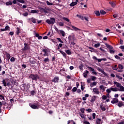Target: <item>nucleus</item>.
Wrapping results in <instances>:
<instances>
[{"instance_id": "1", "label": "nucleus", "mask_w": 124, "mask_h": 124, "mask_svg": "<svg viewBox=\"0 0 124 124\" xmlns=\"http://www.w3.org/2000/svg\"><path fill=\"white\" fill-rule=\"evenodd\" d=\"M29 78H31L32 81H35V82H36L37 80L44 81V79L42 78H40V77L37 74H31L29 76Z\"/></svg>"}, {"instance_id": "2", "label": "nucleus", "mask_w": 124, "mask_h": 124, "mask_svg": "<svg viewBox=\"0 0 124 124\" xmlns=\"http://www.w3.org/2000/svg\"><path fill=\"white\" fill-rule=\"evenodd\" d=\"M68 39L69 40V43H71L72 45H75L76 43V38L74 35H69L68 37Z\"/></svg>"}, {"instance_id": "3", "label": "nucleus", "mask_w": 124, "mask_h": 124, "mask_svg": "<svg viewBox=\"0 0 124 124\" xmlns=\"http://www.w3.org/2000/svg\"><path fill=\"white\" fill-rule=\"evenodd\" d=\"M56 19L54 17L50 18V19H46V22L48 25H54V23H55Z\"/></svg>"}, {"instance_id": "4", "label": "nucleus", "mask_w": 124, "mask_h": 124, "mask_svg": "<svg viewBox=\"0 0 124 124\" xmlns=\"http://www.w3.org/2000/svg\"><path fill=\"white\" fill-rule=\"evenodd\" d=\"M24 47L22 48V50L27 51V50H29L30 49V45L29 44H27L25 43L24 44Z\"/></svg>"}, {"instance_id": "5", "label": "nucleus", "mask_w": 124, "mask_h": 124, "mask_svg": "<svg viewBox=\"0 0 124 124\" xmlns=\"http://www.w3.org/2000/svg\"><path fill=\"white\" fill-rule=\"evenodd\" d=\"M42 52H43V53H44L43 54L44 57H46V56L48 57V56H49V53H48V49L44 48L42 50Z\"/></svg>"}, {"instance_id": "6", "label": "nucleus", "mask_w": 124, "mask_h": 124, "mask_svg": "<svg viewBox=\"0 0 124 124\" xmlns=\"http://www.w3.org/2000/svg\"><path fill=\"white\" fill-rule=\"evenodd\" d=\"M59 81H60L59 77H55L53 79L51 80L53 83H59Z\"/></svg>"}, {"instance_id": "7", "label": "nucleus", "mask_w": 124, "mask_h": 124, "mask_svg": "<svg viewBox=\"0 0 124 124\" xmlns=\"http://www.w3.org/2000/svg\"><path fill=\"white\" fill-rule=\"evenodd\" d=\"M97 70L99 71V72H101L102 74H104L105 76H108V75H107V73H106L105 72H104V70L102 69L101 68L98 67L97 68Z\"/></svg>"}, {"instance_id": "8", "label": "nucleus", "mask_w": 124, "mask_h": 124, "mask_svg": "<svg viewBox=\"0 0 124 124\" xmlns=\"http://www.w3.org/2000/svg\"><path fill=\"white\" fill-rule=\"evenodd\" d=\"M97 96L93 95L92 97L91 100H90V102L92 103V104H93L94 103V101H95L96 98Z\"/></svg>"}, {"instance_id": "9", "label": "nucleus", "mask_w": 124, "mask_h": 124, "mask_svg": "<svg viewBox=\"0 0 124 124\" xmlns=\"http://www.w3.org/2000/svg\"><path fill=\"white\" fill-rule=\"evenodd\" d=\"M28 21H31L33 24H36V21H37V19H36L34 17H31V18H28Z\"/></svg>"}, {"instance_id": "10", "label": "nucleus", "mask_w": 124, "mask_h": 124, "mask_svg": "<svg viewBox=\"0 0 124 124\" xmlns=\"http://www.w3.org/2000/svg\"><path fill=\"white\" fill-rule=\"evenodd\" d=\"M118 102H119V99L117 98H114L113 100L111 101V103L112 104H116V103H118Z\"/></svg>"}, {"instance_id": "11", "label": "nucleus", "mask_w": 124, "mask_h": 124, "mask_svg": "<svg viewBox=\"0 0 124 124\" xmlns=\"http://www.w3.org/2000/svg\"><path fill=\"white\" fill-rule=\"evenodd\" d=\"M5 55H6L7 60L8 62H9V60H10V58H11V56H10V54L9 53H8L7 52L5 51Z\"/></svg>"}, {"instance_id": "12", "label": "nucleus", "mask_w": 124, "mask_h": 124, "mask_svg": "<svg viewBox=\"0 0 124 124\" xmlns=\"http://www.w3.org/2000/svg\"><path fill=\"white\" fill-rule=\"evenodd\" d=\"M30 106L32 109H38V106H36L35 105L30 104Z\"/></svg>"}, {"instance_id": "13", "label": "nucleus", "mask_w": 124, "mask_h": 124, "mask_svg": "<svg viewBox=\"0 0 124 124\" xmlns=\"http://www.w3.org/2000/svg\"><path fill=\"white\" fill-rule=\"evenodd\" d=\"M34 35L36 37H37L39 40H41V39L42 38V36H40L38 33L35 32Z\"/></svg>"}, {"instance_id": "14", "label": "nucleus", "mask_w": 124, "mask_h": 124, "mask_svg": "<svg viewBox=\"0 0 124 124\" xmlns=\"http://www.w3.org/2000/svg\"><path fill=\"white\" fill-rule=\"evenodd\" d=\"M93 92L94 93H96V94H99V91L97 88H93Z\"/></svg>"}, {"instance_id": "15", "label": "nucleus", "mask_w": 124, "mask_h": 124, "mask_svg": "<svg viewBox=\"0 0 124 124\" xmlns=\"http://www.w3.org/2000/svg\"><path fill=\"white\" fill-rule=\"evenodd\" d=\"M105 45H106V46L107 47V48H108V49H109V50H112L113 49V46H112L107 43H105Z\"/></svg>"}, {"instance_id": "16", "label": "nucleus", "mask_w": 124, "mask_h": 124, "mask_svg": "<svg viewBox=\"0 0 124 124\" xmlns=\"http://www.w3.org/2000/svg\"><path fill=\"white\" fill-rule=\"evenodd\" d=\"M93 59L95 60V61H97L99 62H102V59H97L95 56H93Z\"/></svg>"}, {"instance_id": "17", "label": "nucleus", "mask_w": 124, "mask_h": 124, "mask_svg": "<svg viewBox=\"0 0 124 124\" xmlns=\"http://www.w3.org/2000/svg\"><path fill=\"white\" fill-rule=\"evenodd\" d=\"M96 124H102V121L100 119L97 118L95 122Z\"/></svg>"}, {"instance_id": "18", "label": "nucleus", "mask_w": 124, "mask_h": 124, "mask_svg": "<svg viewBox=\"0 0 124 124\" xmlns=\"http://www.w3.org/2000/svg\"><path fill=\"white\" fill-rule=\"evenodd\" d=\"M117 106H118V107H122V106H124V102L121 101L119 102L118 104H117Z\"/></svg>"}, {"instance_id": "19", "label": "nucleus", "mask_w": 124, "mask_h": 124, "mask_svg": "<svg viewBox=\"0 0 124 124\" xmlns=\"http://www.w3.org/2000/svg\"><path fill=\"white\" fill-rule=\"evenodd\" d=\"M59 52L62 55L63 57H64L65 59L66 58V53H65V52L62 51V50H59Z\"/></svg>"}, {"instance_id": "20", "label": "nucleus", "mask_w": 124, "mask_h": 124, "mask_svg": "<svg viewBox=\"0 0 124 124\" xmlns=\"http://www.w3.org/2000/svg\"><path fill=\"white\" fill-rule=\"evenodd\" d=\"M89 72L88 70H86L85 72L83 73V77L84 78H87V77L88 76V74H89Z\"/></svg>"}, {"instance_id": "21", "label": "nucleus", "mask_w": 124, "mask_h": 124, "mask_svg": "<svg viewBox=\"0 0 124 124\" xmlns=\"http://www.w3.org/2000/svg\"><path fill=\"white\" fill-rule=\"evenodd\" d=\"M114 85H116V86L117 88H120V87H121V86H122V84H121V83H120L117 81H114Z\"/></svg>"}, {"instance_id": "22", "label": "nucleus", "mask_w": 124, "mask_h": 124, "mask_svg": "<svg viewBox=\"0 0 124 124\" xmlns=\"http://www.w3.org/2000/svg\"><path fill=\"white\" fill-rule=\"evenodd\" d=\"M109 3L111 5L112 7H115V6H116V3L114 1H110Z\"/></svg>"}, {"instance_id": "23", "label": "nucleus", "mask_w": 124, "mask_h": 124, "mask_svg": "<svg viewBox=\"0 0 124 124\" xmlns=\"http://www.w3.org/2000/svg\"><path fill=\"white\" fill-rule=\"evenodd\" d=\"M72 29H73L74 31H80V29L78 28H77V27L75 26H72Z\"/></svg>"}, {"instance_id": "24", "label": "nucleus", "mask_w": 124, "mask_h": 124, "mask_svg": "<svg viewBox=\"0 0 124 124\" xmlns=\"http://www.w3.org/2000/svg\"><path fill=\"white\" fill-rule=\"evenodd\" d=\"M6 5H7V6H9V5H12V2L11 1H7L5 3Z\"/></svg>"}, {"instance_id": "25", "label": "nucleus", "mask_w": 124, "mask_h": 124, "mask_svg": "<svg viewBox=\"0 0 124 124\" xmlns=\"http://www.w3.org/2000/svg\"><path fill=\"white\" fill-rule=\"evenodd\" d=\"M99 88L100 90H102L103 92H105V87H104V86L101 85L99 86Z\"/></svg>"}, {"instance_id": "26", "label": "nucleus", "mask_w": 124, "mask_h": 124, "mask_svg": "<svg viewBox=\"0 0 124 124\" xmlns=\"http://www.w3.org/2000/svg\"><path fill=\"white\" fill-rule=\"evenodd\" d=\"M96 84H97L96 82L94 81L92 83L90 84V87L91 88H93V86H96Z\"/></svg>"}, {"instance_id": "27", "label": "nucleus", "mask_w": 124, "mask_h": 124, "mask_svg": "<svg viewBox=\"0 0 124 124\" xmlns=\"http://www.w3.org/2000/svg\"><path fill=\"white\" fill-rule=\"evenodd\" d=\"M60 33L62 34V36H65V32H64V31L62 30H60Z\"/></svg>"}, {"instance_id": "28", "label": "nucleus", "mask_w": 124, "mask_h": 124, "mask_svg": "<svg viewBox=\"0 0 124 124\" xmlns=\"http://www.w3.org/2000/svg\"><path fill=\"white\" fill-rule=\"evenodd\" d=\"M100 108H101L102 111H106V108L102 105H100Z\"/></svg>"}, {"instance_id": "29", "label": "nucleus", "mask_w": 124, "mask_h": 124, "mask_svg": "<svg viewBox=\"0 0 124 124\" xmlns=\"http://www.w3.org/2000/svg\"><path fill=\"white\" fill-rule=\"evenodd\" d=\"M110 90L112 92H118V88H114L113 87H110Z\"/></svg>"}, {"instance_id": "30", "label": "nucleus", "mask_w": 124, "mask_h": 124, "mask_svg": "<svg viewBox=\"0 0 124 124\" xmlns=\"http://www.w3.org/2000/svg\"><path fill=\"white\" fill-rule=\"evenodd\" d=\"M77 17H78L79 19H81L82 20H84V18L85 16L79 15H77Z\"/></svg>"}, {"instance_id": "31", "label": "nucleus", "mask_w": 124, "mask_h": 124, "mask_svg": "<svg viewBox=\"0 0 124 124\" xmlns=\"http://www.w3.org/2000/svg\"><path fill=\"white\" fill-rule=\"evenodd\" d=\"M30 93L31 95H32V96H33V95H34V94L36 93V92H35V90H33L30 92Z\"/></svg>"}, {"instance_id": "32", "label": "nucleus", "mask_w": 124, "mask_h": 124, "mask_svg": "<svg viewBox=\"0 0 124 124\" xmlns=\"http://www.w3.org/2000/svg\"><path fill=\"white\" fill-rule=\"evenodd\" d=\"M77 4V2H72L70 4V6H75V5H76Z\"/></svg>"}, {"instance_id": "33", "label": "nucleus", "mask_w": 124, "mask_h": 124, "mask_svg": "<svg viewBox=\"0 0 124 124\" xmlns=\"http://www.w3.org/2000/svg\"><path fill=\"white\" fill-rule=\"evenodd\" d=\"M2 82L3 84L4 87H6V86H7V84L6 83V80H5V79H3Z\"/></svg>"}, {"instance_id": "34", "label": "nucleus", "mask_w": 124, "mask_h": 124, "mask_svg": "<svg viewBox=\"0 0 124 124\" xmlns=\"http://www.w3.org/2000/svg\"><path fill=\"white\" fill-rule=\"evenodd\" d=\"M67 124H76L75 123V122H74L73 120H71V121L69 120L68 121Z\"/></svg>"}, {"instance_id": "35", "label": "nucleus", "mask_w": 124, "mask_h": 124, "mask_svg": "<svg viewBox=\"0 0 124 124\" xmlns=\"http://www.w3.org/2000/svg\"><path fill=\"white\" fill-rule=\"evenodd\" d=\"M120 89H119V91L120 92H124V87L122 85H121V87H120Z\"/></svg>"}, {"instance_id": "36", "label": "nucleus", "mask_w": 124, "mask_h": 124, "mask_svg": "<svg viewBox=\"0 0 124 124\" xmlns=\"http://www.w3.org/2000/svg\"><path fill=\"white\" fill-rule=\"evenodd\" d=\"M65 52H66L67 55H71V51L69 49L65 50Z\"/></svg>"}, {"instance_id": "37", "label": "nucleus", "mask_w": 124, "mask_h": 124, "mask_svg": "<svg viewBox=\"0 0 124 124\" xmlns=\"http://www.w3.org/2000/svg\"><path fill=\"white\" fill-rule=\"evenodd\" d=\"M12 106H13V104L10 105V106L8 105L7 107H6V109H9V110H10Z\"/></svg>"}, {"instance_id": "38", "label": "nucleus", "mask_w": 124, "mask_h": 124, "mask_svg": "<svg viewBox=\"0 0 124 124\" xmlns=\"http://www.w3.org/2000/svg\"><path fill=\"white\" fill-rule=\"evenodd\" d=\"M100 13L101 15H105V14H106V12L103 10H101L100 11Z\"/></svg>"}, {"instance_id": "39", "label": "nucleus", "mask_w": 124, "mask_h": 124, "mask_svg": "<svg viewBox=\"0 0 124 124\" xmlns=\"http://www.w3.org/2000/svg\"><path fill=\"white\" fill-rule=\"evenodd\" d=\"M43 61H44L45 62H49V61H50V60H49V58L47 57V58H44Z\"/></svg>"}, {"instance_id": "40", "label": "nucleus", "mask_w": 124, "mask_h": 124, "mask_svg": "<svg viewBox=\"0 0 124 124\" xmlns=\"http://www.w3.org/2000/svg\"><path fill=\"white\" fill-rule=\"evenodd\" d=\"M111 88L108 89L106 90L107 93H108V95H109V94L111 93Z\"/></svg>"}, {"instance_id": "41", "label": "nucleus", "mask_w": 124, "mask_h": 124, "mask_svg": "<svg viewBox=\"0 0 124 124\" xmlns=\"http://www.w3.org/2000/svg\"><path fill=\"white\" fill-rule=\"evenodd\" d=\"M118 68L119 69H120V70L124 69V66L122 64H119Z\"/></svg>"}, {"instance_id": "42", "label": "nucleus", "mask_w": 124, "mask_h": 124, "mask_svg": "<svg viewBox=\"0 0 124 124\" xmlns=\"http://www.w3.org/2000/svg\"><path fill=\"white\" fill-rule=\"evenodd\" d=\"M114 58H115L116 60H119L120 61H122V60H121V57H120L117 55H114Z\"/></svg>"}, {"instance_id": "43", "label": "nucleus", "mask_w": 124, "mask_h": 124, "mask_svg": "<svg viewBox=\"0 0 124 124\" xmlns=\"http://www.w3.org/2000/svg\"><path fill=\"white\" fill-rule=\"evenodd\" d=\"M38 12H39V11L35 10H32L31 11V13H37Z\"/></svg>"}, {"instance_id": "44", "label": "nucleus", "mask_w": 124, "mask_h": 124, "mask_svg": "<svg viewBox=\"0 0 124 124\" xmlns=\"http://www.w3.org/2000/svg\"><path fill=\"white\" fill-rule=\"evenodd\" d=\"M95 14L96 16H100V13L98 11H95Z\"/></svg>"}, {"instance_id": "45", "label": "nucleus", "mask_w": 124, "mask_h": 124, "mask_svg": "<svg viewBox=\"0 0 124 124\" xmlns=\"http://www.w3.org/2000/svg\"><path fill=\"white\" fill-rule=\"evenodd\" d=\"M116 77L119 79V80H122L123 77L119 76L118 75H116Z\"/></svg>"}, {"instance_id": "46", "label": "nucleus", "mask_w": 124, "mask_h": 124, "mask_svg": "<svg viewBox=\"0 0 124 124\" xmlns=\"http://www.w3.org/2000/svg\"><path fill=\"white\" fill-rule=\"evenodd\" d=\"M99 46H100V43H97L94 44V47H95V48H98Z\"/></svg>"}, {"instance_id": "47", "label": "nucleus", "mask_w": 124, "mask_h": 124, "mask_svg": "<svg viewBox=\"0 0 124 124\" xmlns=\"http://www.w3.org/2000/svg\"><path fill=\"white\" fill-rule=\"evenodd\" d=\"M19 33H20V29L19 28H17V30L16 31V34L17 35H19Z\"/></svg>"}, {"instance_id": "48", "label": "nucleus", "mask_w": 124, "mask_h": 124, "mask_svg": "<svg viewBox=\"0 0 124 124\" xmlns=\"http://www.w3.org/2000/svg\"><path fill=\"white\" fill-rule=\"evenodd\" d=\"M72 92H73V93H75L76 92H77V87H74L72 89Z\"/></svg>"}, {"instance_id": "49", "label": "nucleus", "mask_w": 124, "mask_h": 124, "mask_svg": "<svg viewBox=\"0 0 124 124\" xmlns=\"http://www.w3.org/2000/svg\"><path fill=\"white\" fill-rule=\"evenodd\" d=\"M91 80H92V81H95V80H96V77L91 76Z\"/></svg>"}, {"instance_id": "50", "label": "nucleus", "mask_w": 124, "mask_h": 124, "mask_svg": "<svg viewBox=\"0 0 124 124\" xmlns=\"http://www.w3.org/2000/svg\"><path fill=\"white\" fill-rule=\"evenodd\" d=\"M39 9L40 10V12H44V11L45 10V9L43 8L40 7L39 8Z\"/></svg>"}, {"instance_id": "51", "label": "nucleus", "mask_w": 124, "mask_h": 124, "mask_svg": "<svg viewBox=\"0 0 124 124\" xmlns=\"http://www.w3.org/2000/svg\"><path fill=\"white\" fill-rule=\"evenodd\" d=\"M17 1L20 3H25V0H17Z\"/></svg>"}, {"instance_id": "52", "label": "nucleus", "mask_w": 124, "mask_h": 124, "mask_svg": "<svg viewBox=\"0 0 124 124\" xmlns=\"http://www.w3.org/2000/svg\"><path fill=\"white\" fill-rule=\"evenodd\" d=\"M11 83H12V84H13V85H16V81H14V80L13 79H11Z\"/></svg>"}, {"instance_id": "53", "label": "nucleus", "mask_w": 124, "mask_h": 124, "mask_svg": "<svg viewBox=\"0 0 124 124\" xmlns=\"http://www.w3.org/2000/svg\"><path fill=\"white\" fill-rule=\"evenodd\" d=\"M46 4H47V5H53L54 4H53V3H51L50 2H49V1L47 0L46 1Z\"/></svg>"}, {"instance_id": "54", "label": "nucleus", "mask_w": 124, "mask_h": 124, "mask_svg": "<svg viewBox=\"0 0 124 124\" xmlns=\"http://www.w3.org/2000/svg\"><path fill=\"white\" fill-rule=\"evenodd\" d=\"M23 16L24 17H27L29 15V13L28 12H25V13L22 14Z\"/></svg>"}, {"instance_id": "55", "label": "nucleus", "mask_w": 124, "mask_h": 124, "mask_svg": "<svg viewBox=\"0 0 124 124\" xmlns=\"http://www.w3.org/2000/svg\"><path fill=\"white\" fill-rule=\"evenodd\" d=\"M87 68L90 69V71H94V69L92 68V67L87 66Z\"/></svg>"}, {"instance_id": "56", "label": "nucleus", "mask_w": 124, "mask_h": 124, "mask_svg": "<svg viewBox=\"0 0 124 124\" xmlns=\"http://www.w3.org/2000/svg\"><path fill=\"white\" fill-rule=\"evenodd\" d=\"M5 30L6 31H9L10 30V27L8 26V25H7L5 26Z\"/></svg>"}, {"instance_id": "57", "label": "nucleus", "mask_w": 124, "mask_h": 124, "mask_svg": "<svg viewBox=\"0 0 124 124\" xmlns=\"http://www.w3.org/2000/svg\"><path fill=\"white\" fill-rule=\"evenodd\" d=\"M10 62H15V58L14 57H12L11 59H10Z\"/></svg>"}, {"instance_id": "58", "label": "nucleus", "mask_w": 124, "mask_h": 124, "mask_svg": "<svg viewBox=\"0 0 124 124\" xmlns=\"http://www.w3.org/2000/svg\"><path fill=\"white\" fill-rule=\"evenodd\" d=\"M63 20L66 21V22H69V19L67 17H63Z\"/></svg>"}, {"instance_id": "59", "label": "nucleus", "mask_w": 124, "mask_h": 124, "mask_svg": "<svg viewBox=\"0 0 124 124\" xmlns=\"http://www.w3.org/2000/svg\"><path fill=\"white\" fill-rule=\"evenodd\" d=\"M69 95H70V93L69 92H66L65 93V96H69Z\"/></svg>"}, {"instance_id": "60", "label": "nucleus", "mask_w": 124, "mask_h": 124, "mask_svg": "<svg viewBox=\"0 0 124 124\" xmlns=\"http://www.w3.org/2000/svg\"><path fill=\"white\" fill-rule=\"evenodd\" d=\"M4 105V106H7L8 105V104L6 103V102L4 101L2 103V106Z\"/></svg>"}, {"instance_id": "61", "label": "nucleus", "mask_w": 124, "mask_h": 124, "mask_svg": "<svg viewBox=\"0 0 124 124\" xmlns=\"http://www.w3.org/2000/svg\"><path fill=\"white\" fill-rule=\"evenodd\" d=\"M117 66H118V65H117V64L114 65V66L113 67H112V69L113 70H117L118 69V68H117Z\"/></svg>"}, {"instance_id": "62", "label": "nucleus", "mask_w": 124, "mask_h": 124, "mask_svg": "<svg viewBox=\"0 0 124 124\" xmlns=\"http://www.w3.org/2000/svg\"><path fill=\"white\" fill-rule=\"evenodd\" d=\"M67 91H70L71 89H72V86L71 85H70L69 86H67Z\"/></svg>"}, {"instance_id": "63", "label": "nucleus", "mask_w": 124, "mask_h": 124, "mask_svg": "<svg viewBox=\"0 0 124 124\" xmlns=\"http://www.w3.org/2000/svg\"><path fill=\"white\" fill-rule=\"evenodd\" d=\"M80 111L82 113V114H84L85 113V108H80Z\"/></svg>"}, {"instance_id": "64", "label": "nucleus", "mask_w": 124, "mask_h": 124, "mask_svg": "<svg viewBox=\"0 0 124 124\" xmlns=\"http://www.w3.org/2000/svg\"><path fill=\"white\" fill-rule=\"evenodd\" d=\"M118 124H124V120H122L121 122L119 123Z\"/></svg>"}]
</instances>
